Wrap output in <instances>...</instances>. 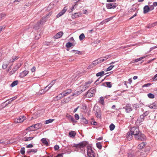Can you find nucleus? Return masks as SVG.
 <instances>
[{
  "mask_svg": "<svg viewBox=\"0 0 157 157\" xmlns=\"http://www.w3.org/2000/svg\"><path fill=\"white\" fill-rule=\"evenodd\" d=\"M130 131L132 132V134L135 136L136 139L142 141L146 139V136L140 132L138 128L133 127L131 128Z\"/></svg>",
  "mask_w": 157,
  "mask_h": 157,
  "instance_id": "f257e3e1",
  "label": "nucleus"
},
{
  "mask_svg": "<svg viewBox=\"0 0 157 157\" xmlns=\"http://www.w3.org/2000/svg\"><path fill=\"white\" fill-rule=\"evenodd\" d=\"M86 148L88 157H95V154L94 151L92 149V147L90 146H87Z\"/></svg>",
  "mask_w": 157,
  "mask_h": 157,
  "instance_id": "f03ea898",
  "label": "nucleus"
},
{
  "mask_svg": "<svg viewBox=\"0 0 157 157\" xmlns=\"http://www.w3.org/2000/svg\"><path fill=\"white\" fill-rule=\"evenodd\" d=\"M91 82L92 81H89L86 82L84 85L80 86L79 87V89H80L81 91V92H83L85 91L86 89L88 88L90 86V84Z\"/></svg>",
  "mask_w": 157,
  "mask_h": 157,
  "instance_id": "7ed1b4c3",
  "label": "nucleus"
},
{
  "mask_svg": "<svg viewBox=\"0 0 157 157\" xmlns=\"http://www.w3.org/2000/svg\"><path fill=\"white\" fill-rule=\"evenodd\" d=\"M87 144V142L86 141H84L81 142L78 144H75L73 147L81 148L86 146Z\"/></svg>",
  "mask_w": 157,
  "mask_h": 157,
  "instance_id": "20e7f679",
  "label": "nucleus"
},
{
  "mask_svg": "<svg viewBox=\"0 0 157 157\" xmlns=\"http://www.w3.org/2000/svg\"><path fill=\"white\" fill-rule=\"evenodd\" d=\"M25 119L26 117L24 116H22L15 119L14 121L16 123H20L23 122Z\"/></svg>",
  "mask_w": 157,
  "mask_h": 157,
  "instance_id": "39448f33",
  "label": "nucleus"
},
{
  "mask_svg": "<svg viewBox=\"0 0 157 157\" xmlns=\"http://www.w3.org/2000/svg\"><path fill=\"white\" fill-rule=\"evenodd\" d=\"M117 5L115 3H109L106 4V6L108 9H114Z\"/></svg>",
  "mask_w": 157,
  "mask_h": 157,
  "instance_id": "423d86ee",
  "label": "nucleus"
},
{
  "mask_svg": "<svg viewBox=\"0 0 157 157\" xmlns=\"http://www.w3.org/2000/svg\"><path fill=\"white\" fill-rule=\"evenodd\" d=\"M123 109H125L126 112L127 113H130L131 112L132 109L131 105L127 104L124 107H123Z\"/></svg>",
  "mask_w": 157,
  "mask_h": 157,
  "instance_id": "0eeeda50",
  "label": "nucleus"
},
{
  "mask_svg": "<svg viewBox=\"0 0 157 157\" xmlns=\"http://www.w3.org/2000/svg\"><path fill=\"white\" fill-rule=\"evenodd\" d=\"M29 73L28 71L25 70L20 73L19 76L21 78H23L26 76Z\"/></svg>",
  "mask_w": 157,
  "mask_h": 157,
  "instance_id": "6e6552de",
  "label": "nucleus"
},
{
  "mask_svg": "<svg viewBox=\"0 0 157 157\" xmlns=\"http://www.w3.org/2000/svg\"><path fill=\"white\" fill-rule=\"evenodd\" d=\"M10 63V62L8 59H7L6 60L4 61L2 65V68L3 69H6L7 67Z\"/></svg>",
  "mask_w": 157,
  "mask_h": 157,
  "instance_id": "1a4fd4ad",
  "label": "nucleus"
},
{
  "mask_svg": "<svg viewBox=\"0 0 157 157\" xmlns=\"http://www.w3.org/2000/svg\"><path fill=\"white\" fill-rule=\"evenodd\" d=\"M63 33V32L60 31L57 33L54 36L55 39H57L62 36Z\"/></svg>",
  "mask_w": 157,
  "mask_h": 157,
  "instance_id": "9d476101",
  "label": "nucleus"
},
{
  "mask_svg": "<svg viewBox=\"0 0 157 157\" xmlns=\"http://www.w3.org/2000/svg\"><path fill=\"white\" fill-rule=\"evenodd\" d=\"M132 133L131 131L128 132H127V134L126 138L128 140H130L132 138Z\"/></svg>",
  "mask_w": 157,
  "mask_h": 157,
  "instance_id": "9b49d317",
  "label": "nucleus"
},
{
  "mask_svg": "<svg viewBox=\"0 0 157 157\" xmlns=\"http://www.w3.org/2000/svg\"><path fill=\"white\" fill-rule=\"evenodd\" d=\"M66 117L67 118V119L73 122H76L74 117L71 115L67 114L66 115Z\"/></svg>",
  "mask_w": 157,
  "mask_h": 157,
  "instance_id": "f8f14e48",
  "label": "nucleus"
},
{
  "mask_svg": "<svg viewBox=\"0 0 157 157\" xmlns=\"http://www.w3.org/2000/svg\"><path fill=\"white\" fill-rule=\"evenodd\" d=\"M148 107L151 109H157V104L155 103H153L152 104L149 105Z\"/></svg>",
  "mask_w": 157,
  "mask_h": 157,
  "instance_id": "ddd939ff",
  "label": "nucleus"
},
{
  "mask_svg": "<svg viewBox=\"0 0 157 157\" xmlns=\"http://www.w3.org/2000/svg\"><path fill=\"white\" fill-rule=\"evenodd\" d=\"M95 114L97 118H100L101 117V112L100 110L96 111Z\"/></svg>",
  "mask_w": 157,
  "mask_h": 157,
  "instance_id": "4468645a",
  "label": "nucleus"
},
{
  "mask_svg": "<svg viewBox=\"0 0 157 157\" xmlns=\"http://www.w3.org/2000/svg\"><path fill=\"white\" fill-rule=\"evenodd\" d=\"M82 13H76L72 15V17L73 19L77 18L81 16Z\"/></svg>",
  "mask_w": 157,
  "mask_h": 157,
  "instance_id": "2eb2a0df",
  "label": "nucleus"
},
{
  "mask_svg": "<svg viewBox=\"0 0 157 157\" xmlns=\"http://www.w3.org/2000/svg\"><path fill=\"white\" fill-rule=\"evenodd\" d=\"M71 92V89H69L64 91L63 93V95L64 96H65L70 94Z\"/></svg>",
  "mask_w": 157,
  "mask_h": 157,
  "instance_id": "dca6fc26",
  "label": "nucleus"
},
{
  "mask_svg": "<svg viewBox=\"0 0 157 157\" xmlns=\"http://www.w3.org/2000/svg\"><path fill=\"white\" fill-rule=\"evenodd\" d=\"M76 133L74 131H71L69 133V136L71 138H74L76 136Z\"/></svg>",
  "mask_w": 157,
  "mask_h": 157,
  "instance_id": "f3484780",
  "label": "nucleus"
},
{
  "mask_svg": "<svg viewBox=\"0 0 157 157\" xmlns=\"http://www.w3.org/2000/svg\"><path fill=\"white\" fill-rule=\"evenodd\" d=\"M63 94V92L59 94L56 97V98L55 99V100H57L62 98L64 96Z\"/></svg>",
  "mask_w": 157,
  "mask_h": 157,
  "instance_id": "a211bd4d",
  "label": "nucleus"
},
{
  "mask_svg": "<svg viewBox=\"0 0 157 157\" xmlns=\"http://www.w3.org/2000/svg\"><path fill=\"white\" fill-rule=\"evenodd\" d=\"M41 140L44 145H45L46 146H47L48 145V143L47 141L46 138H42Z\"/></svg>",
  "mask_w": 157,
  "mask_h": 157,
  "instance_id": "6ab92c4d",
  "label": "nucleus"
},
{
  "mask_svg": "<svg viewBox=\"0 0 157 157\" xmlns=\"http://www.w3.org/2000/svg\"><path fill=\"white\" fill-rule=\"evenodd\" d=\"M150 11V7L148 6H145L144 8V13H146Z\"/></svg>",
  "mask_w": 157,
  "mask_h": 157,
  "instance_id": "aec40b11",
  "label": "nucleus"
},
{
  "mask_svg": "<svg viewBox=\"0 0 157 157\" xmlns=\"http://www.w3.org/2000/svg\"><path fill=\"white\" fill-rule=\"evenodd\" d=\"M35 129V127L33 124L28 127L26 129V130L28 131H34Z\"/></svg>",
  "mask_w": 157,
  "mask_h": 157,
  "instance_id": "412c9836",
  "label": "nucleus"
},
{
  "mask_svg": "<svg viewBox=\"0 0 157 157\" xmlns=\"http://www.w3.org/2000/svg\"><path fill=\"white\" fill-rule=\"evenodd\" d=\"M42 21L41 20H40V21H38L37 22V24H36L34 26V28L36 29H37L39 28V27L40 25L41 24Z\"/></svg>",
  "mask_w": 157,
  "mask_h": 157,
  "instance_id": "4be33fe9",
  "label": "nucleus"
},
{
  "mask_svg": "<svg viewBox=\"0 0 157 157\" xmlns=\"http://www.w3.org/2000/svg\"><path fill=\"white\" fill-rule=\"evenodd\" d=\"M146 144L144 142H142L141 144H140L138 146V148L139 149H141L144 148Z\"/></svg>",
  "mask_w": 157,
  "mask_h": 157,
  "instance_id": "5701e85b",
  "label": "nucleus"
},
{
  "mask_svg": "<svg viewBox=\"0 0 157 157\" xmlns=\"http://www.w3.org/2000/svg\"><path fill=\"white\" fill-rule=\"evenodd\" d=\"M18 58L19 57L18 56H15L12 57V59L10 60L9 59V60L10 62L12 63L14 61L18 59Z\"/></svg>",
  "mask_w": 157,
  "mask_h": 157,
  "instance_id": "b1692460",
  "label": "nucleus"
},
{
  "mask_svg": "<svg viewBox=\"0 0 157 157\" xmlns=\"http://www.w3.org/2000/svg\"><path fill=\"white\" fill-rule=\"evenodd\" d=\"M140 156L139 157H144L146 156L147 154V152L146 151L141 152L140 153Z\"/></svg>",
  "mask_w": 157,
  "mask_h": 157,
  "instance_id": "393cba45",
  "label": "nucleus"
},
{
  "mask_svg": "<svg viewBox=\"0 0 157 157\" xmlns=\"http://www.w3.org/2000/svg\"><path fill=\"white\" fill-rule=\"evenodd\" d=\"M86 96L88 98H90L92 97L93 95L92 94V93H91L90 91L89 90L86 94Z\"/></svg>",
  "mask_w": 157,
  "mask_h": 157,
  "instance_id": "a878e982",
  "label": "nucleus"
},
{
  "mask_svg": "<svg viewBox=\"0 0 157 157\" xmlns=\"http://www.w3.org/2000/svg\"><path fill=\"white\" fill-rule=\"evenodd\" d=\"M35 129H38L40 128L41 126L40 123H37L35 124H33Z\"/></svg>",
  "mask_w": 157,
  "mask_h": 157,
  "instance_id": "bb28decb",
  "label": "nucleus"
},
{
  "mask_svg": "<svg viewBox=\"0 0 157 157\" xmlns=\"http://www.w3.org/2000/svg\"><path fill=\"white\" fill-rule=\"evenodd\" d=\"M46 89L44 90H44H41L40 91L39 93H37V95H40V94H43L44 93H45V92H46Z\"/></svg>",
  "mask_w": 157,
  "mask_h": 157,
  "instance_id": "cd10ccee",
  "label": "nucleus"
},
{
  "mask_svg": "<svg viewBox=\"0 0 157 157\" xmlns=\"http://www.w3.org/2000/svg\"><path fill=\"white\" fill-rule=\"evenodd\" d=\"M34 137H25L24 138V141H29L32 140L34 138Z\"/></svg>",
  "mask_w": 157,
  "mask_h": 157,
  "instance_id": "c85d7f7f",
  "label": "nucleus"
},
{
  "mask_svg": "<svg viewBox=\"0 0 157 157\" xmlns=\"http://www.w3.org/2000/svg\"><path fill=\"white\" fill-rule=\"evenodd\" d=\"M54 119H49L48 120H47L45 121V124H47L49 123H52L53 121H54Z\"/></svg>",
  "mask_w": 157,
  "mask_h": 157,
  "instance_id": "c756f323",
  "label": "nucleus"
},
{
  "mask_svg": "<svg viewBox=\"0 0 157 157\" xmlns=\"http://www.w3.org/2000/svg\"><path fill=\"white\" fill-rule=\"evenodd\" d=\"M18 81L17 80L15 81H13L11 84V86L13 87L16 85H17L18 83Z\"/></svg>",
  "mask_w": 157,
  "mask_h": 157,
  "instance_id": "7c9ffc66",
  "label": "nucleus"
},
{
  "mask_svg": "<svg viewBox=\"0 0 157 157\" xmlns=\"http://www.w3.org/2000/svg\"><path fill=\"white\" fill-rule=\"evenodd\" d=\"M156 25H157V21L151 24H149L148 26V28H150L151 27H153Z\"/></svg>",
  "mask_w": 157,
  "mask_h": 157,
  "instance_id": "2f4dec72",
  "label": "nucleus"
},
{
  "mask_svg": "<svg viewBox=\"0 0 157 157\" xmlns=\"http://www.w3.org/2000/svg\"><path fill=\"white\" fill-rule=\"evenodd\" d=\"M53 85H52L50 83L48 85L45 87L44 90L46 89V91H47Z\"/></svg>",
  "mask_w": 157,
  "mask_h": 157,
  "instance_id": "473e14b6",
  "label": "nucleus"
},
{
  "mask_svg": "<svg viewBox=\"0 0 157 157\" xmlns=\"http://www.w3.org/2000/svg\"><path fill=\"white\" fill-rule=\"evenodd\" d=\"M73 46V45L72 43L71 42H68L66 44V46L67 48H69L71 46Z\"/></svg>",
  "mask_w": 157,
  "mask_h": 157,
  "instance_id": "72a5a7b5",
  "label": "nucleus"
},
{
  "mask_svg": "<svg viewBox=\"0 0 157 157\" xmlns=\"http://www.w3.org/2000/svg\"><path fill=\"white\" fill-rule=\"evenodd\" d=\"M99 101L100 102L102 105H104V99L103 97H100Z\"/></svg>",
  "mask_w": 157,
  "mask_h": 157,
  "instance_id": "f704fd0d",
  "label": "nucleus"
},
{
  "mask_svg": "<svg viewBox=\"0 0 157 157\" xmlns=\"http://www.w3.org/2000/svg\"><path fill=\"white\" fill-rule=\"evenodd\" d=\"M109 129L110 131H113V130L115 128V125L113 124H111L110 125H109Z\"/></svg>",
  "mask_w": 157,
  "mask_h": 157,
  "instance_id": "c9c22d12",
  "label": "nucleus"
},
{
  "mask_svg": "<svg viewBox=\"0 0 157 157\" xmlns=\"http://www.w3.org/2000/svg\"><path fill=\"white\" fill-rule=\"evenodd\" d=\"M104 74V71H102L96 74V76L97 77L102 76Z\"/></svg>",
  "mask_w": 157,
  "mask_h": 157,
  "instance_id": "e433bc0d",
  "label": "nucleus"
},
{
  "mask_svg": "<svg viewBox=\"0 0 157 157\" xmlns=\"http://www.w3.org/2000/svg\"><path fill=\"white\" fill-rule=\"evenodd\" d=\"M148 97L150 98H155V95L151 93H149L147 94Z\"/></svg>",
  "mask_w": 157,
  "mask_h": 157,
  "instance_id": "4c0bfd02",
  "label": "nucleus"
},
{
  "mask_svg": "<svg viewBox=\"0 0 157 157\" xmlns=\"http://www.w3.org/2000/svg\"><path fill=\"white\" fill-rule=\"evenodd\" d=\"M52 13L51 12L48 13L46 14V17H44L43 19H48L51 15Z\"/></svg>",
  "mask_w": 157,
  "mask_h": 157,
  "instance_id": "58836bf2",
  "label": "nucleus"
},
{
  "mask_svg": "<svg viewBox=\"0 0 157 157\" xmlns=\"http://www.w3.org/2000/svg\"><path fill=\"white\" fill-rule=\"evenodd\" d=\"M104 84H106L107 87H108L111 88L112 87V85L110 82H106L104 83Z\"/></svg>",
  "mask_w": 157,
  "mask_h": 157,
  "instance_id": "ea45409f",
  "label": "nucleus"
},
{
  "mask_svg": "<svg viewBox=\"0 0 157 157\" xmlns=\"http://www.w3.org/2000/svg\"><path fill=\"white\" fill-rule=\"evenodd\" d=\"M111 56L110 55H109L107 56H105L104 57H102L103 58V62L107 59L110 58L111 57Z\"/></svg>",
  "mask_w": 157,
  "mask_h": 157,
  "instance_id": "a19ab883",
  "label": "nucleus"
},
{
  "mask_svg": "<svg viewBox=\"0 0 157 157\" xmlns=\"http://www.w3.org/2000/svg\"><path fill=\"white\" fill-rule=\"evenodd\" d=\"M85 35L83 33H82L79 36V39L80 40H82L85 38Z\"/></svg>",
  "mask_w": 157,
  "mask_h": 157,
  "instance_id": "79ce46f5",
  "label": "nucleus"
},
{
  "mask_svg": "<svg viewBox=\"0 0 157 157\" xmlns=\"http://www.w3.org/2000/svg\"><path fill=\"white\" fill-rule=\"evenodd\" d=\"M98 63H99L98 59H96L92 62L91 65H94V66H95L96 65H97Z\"/></svg>",
  "mask_w": 157,
  "mask_h": 157,
  "instance_id": "37998d69",
  "label": "nucleus"
},
{
  "mask_svg": "<svg viewBox=\"0 0 157 157\" xmlns=\"http://www.w3.org/2000/svg\"><path fill=\"white\" fill-rule=\"evenodd\" d=\"M96 146L97 147L100 149H101L102 148V146L100 143H97Z\"/></svg>",
  "mask_w": 157,
  "mask_h": 157,
  "instance_id": "c03bdc74",
  "label": "nucleus"
},
{
  "mask_svg": "<svg viewBox=\"0 0 157 157\" xmlns=\"http://www.w3.org/2000/svg\"><path fill=\"white\" fill-rule=\"evenodd\" d=\"M146 56H145L144 57H140V58L136 59H135V62H138V61H140V60H141L142 59H144V57H146Z\"/></svg>",
  "mask_w": 157,
  "mask_h": 157,
  "instance_id": "a18cd8bd",
  "label": "nucleus"
},
{
  "mask_svg": "<svg viewBox=\"0 0 157 157\" xmlns=\"http://www.w3.org/2000/svg\"><path fill=\"white\" fill-rule=\"evenodd\" d=\"M91 120L93 121V122H91V124H93L94 125H98V123L97 122L94 121L93 118H92Z\"/></svg>",
  "mask_w": 157,
  "mask_h": 157,
  "instance_id": "49530a36",
  "label": "nucleus"
},
{
  "mask_svg": "<svg viewBox=\"0 0 157 157\" xmlns=\"http://www.w3.org/2000/svg\"><path fill=\"white\" fill-rule=\"evenodd\" d=\"M20 152L22 155H24L25 153V148L24 147L21 148Z\"/></svg>",
  "mask_w": 157,
  "mask_h": 157,
  "instance_id": "de8ad7c7",
  "label": "nucleus"
},
{
  "mask_svg": "<svg viewBox=\"0 0 157 157\" xmlns=\"http://www.w3.org/2000/svg\"><path fill=\"white\" fill-rule=\"evenodd\" d=\"M151 84L150 83H147L143 85L142 86V87L144 88V87H148L151 86Z\"/></svg>",
  "mask_w": 157,
  "mask_h": 157,
  "instance_id": "09e8293b",
  "label": "nucleus"
},
{
  "mask_svg": "<svg viewBox=\"0 0 157 157\" xmlns=\"http://www.w3.org/2000/svg\"><path fill=\"white\" fill-rule=\"evenodd\" d=\"M74 52V53L75 54H79L81 53V52L80 51H77L75 50H73L71 51V52Z\"/></svg>",
  "mask_w": 157,
  "mask_h": 157,
  "instance_id": "8fccbe9b",
  "label": "nucleus"
},
{
  "mask_svg": "<svg viewBox=\"0 0 157 157\" xmlns=\"http://www.w3.org/2000/svg\"><path fill=\"white\" fill-rule=\"evenodd\" d=\"M67 10V9L66 7H64L63 9L61 11V13H62L63 15L64 14Z\"/></svg>",
  "mask_w": 157,
  "mask_h": 157,
  "instance_id": "3c124183",
  "label": "nucleus"
},
{
  "mask_svg": "<svg viewBox=\"0 0 157 157\" xmlns=\"http://www.w3.org/2000/svg\"><path fill=\"white\" fill-rule=\"evenodd\" d=\"M82 122L85 124H87L88 123V121L85 118H82Z\"/></svg>",
  "mask_w": 157,
  "mask_h": 157,
  "instance_id": "603ef678",
  "label": "nucleus"
},
{
  "mask_svg": "<svg viewBox=\"0 0 157 157\" xmlns=\"http://www.w3.org/2000/svg\"><path fill=\"white\" fill-rule=\"evenodd\" d=\"M114 67V65L110 66L109 67L107 68L106 71H108L111 70Z\"/></svg>",
  "mask_w": 157,
  "mask_h": 157,
  "instance_id": "864d4df0",
  "label": "nucleus"
},
{
  "mask_svg": "<svg viewBox=\"0 0 157 157\" xmlns=\"http://www.w3.org/2000/svg\"><path fill=\"white\" fill-rule=\"evenodd\" d=\"M6 15L4 13H1L0 14V18L1 19H4V17Z\"/></svg>",
  "mask_w": 157,
  "mask_h": 157,
  "instance_id": "5fc2aeb1",
  "label": "nucleus"
},
{
  "mask_svg": "<svg viewBox=\"0 0 157 157\" xmlns=\"http://www.w3.org/2000/svg\"><path fill=\"white\" fill-rule=\"evenodd\" d=\"M90 91L91 93H92V94L94 95V94L96 92V90L94 89H91L89 90Z\"/></svg>",
  "mask_w": 157,
  "mask_h": 157,
  "instance_id": "6e6d98bb",
  "label": "nucleus"
},
{
  "mask_svg": "<svg viewBox=\"0 0 157 157\" xmlns=\"http://www.w3.org/2000/svg\"><path fill=\"white\" fill-rule=\"evenodd\" d=\"M99 63L101 62H103V58L102 57L99 58L97 59Z\"/></svg>",
  "mask_w": 157,
  "mask_h": 157,
  "instance_id": "4d7b16f0",
  "label": "nucleus"
},
{
  "mask_svg": "<svg viewBox=\"0 0 157 157\" xmlns=\"http://www.w3.org/2000/svg\"><path fill=\"white\" fill-rule=\"evenodd\" d=\"M75 118L77 120H78L79 118V116L78 114H75Z\"/></svg>",
  "mask_w": 157,
  "mask_h": 157,
  "instance_id": "13d9d810",
  "label": "nucleus"
},
{
  "mask_svg": "<svg viewBox=\"0 0 157 157\" xmlns=\"http://www.w3.org/2000/svg\"><path fill=\"white\" fill-rule=\"evenodd\" d=\"M135 155L133 154H128V157H135Z\"/></svg>",
  "mask_w": 157,
  "mask_h": 157,
  "instance_id": "bf43d9fd",
  "label": "nucleus"
},
{
  "mask_svg": "<svg viewBox=\"0 0 157 157\" xmlns=\"http://www.w3.org/2000/svg\"><path fill=\"white\" fill-rule=\"evenodd\" d=\"M55 150L56 151L59 148V146L58 145H55L54 147Z\"/></svg>",
  "mask_w": 157,
  "mask_h": 157,
  "instance_id": "052dcab7",
  "label": "nucleus"
},
{
  "mask_svg": "<svg viewBox=\"0 0 157 157\" xmlns=\"http://www.w3.org/2000/svg\"><path fill=\"white\" fill-rule=\"evenodd\" d=\"M36 67L34 66L31 69V71L32 72H33L35 71Z\"/></svg>",
  "mask_w": 157,
  "mask_h": 157,
  "instance_id": "680f3d73",
  "label": "nucleus"
},
{
  "mask_svg": "<svg viewBox=\"0 0 157 157\" xmlns=\"http://www.w3.org/2000/svg\"><path fill=\"white\" fill-rule=\"evenodd\" d=\"M63 15V14L62 13H61V12H60L58 14L57 16H56V17L57 18H58L59 17H60V16H62Z\"/></svg>",
  "mask_w": 157,
  "mask_h": 157,
  "instance_id": "e2e57ef3",
  "label": "nucleus"
},
{
  "mask_svg": "<svg viewBox=\"0 0 157 157\" xmlns=\"http://www.w3.org/2000/svg\"><path fill=\"white\" fill-rule=\"evenodd\" d=\"M33 147V145L32 144H29L28 145L26 146V147H27V148H31V147Z\"/></svg>",
  "mask_w": 157,
  "mask_h": 157,
  "instance_id": "0e129e2a",
  "label": "nucleus"
},
{
  "mask_svg": "<svg viewBox=\"0 0 157 157\" xmlns=\"http://www.w3.org/2000/svg\"><path fill=\"white\" fill-rule=\"evenodd\" d=\"M157 48V45L156 46H154V47H153L151 48H150V49L149 50V51L148 52H151L152 50L153 49H155V48Z\"/></svg>",
  "mask_w": 157,
  "mask_h": 157,
  "instance_id": "69168bd1",
  "label": "nucleus"
},
{
  "mask_svg": "<svg viewBox=\"0 0 157 157\" xmlns=\"http://www.w3.org/2000/svg\"><path fill=\"white\" fill-rule=\"evenodd\" d=\"M149 113V112L148 111H146L145 112H144V113L143 114L144 115V116H146L148 115Z\"/></svg>",
  "mask_w": 157,
  "mask_h": 157,
  "instance_id": "338daca9",
  "label": "nucleus"
},
{
  "mask_svg": "<svg viewBox=\"0 0 157 157\" xmlns=\"http://www.w3.org/2000/svg\"><path fill=\"white\" fill-rule=\"evenodd\" d=\"M153 80H157V74H156L154 76L153 78Z\"/></svg>",
  "mask_w": 157,
  "mask_h": 157,
  "instance_id": "774afa93",
  "label": "nucleus"
}]
</instances>
